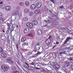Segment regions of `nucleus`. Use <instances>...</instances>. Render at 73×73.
Here are the masks:
<instances>
[{"label": "nucleus", "instance_id": "obj_7", "mask_svg": "<svg viewBox=\"0 0 73 73\" xmlns=\"http://www.w3.org/2000/svg\"><path fill=\"white\" fill-rule=\"evenodd\" d=\"M50 42H51V40L50 39H47L46 40V43L47 45L50 44Z\"/></svg>", "mask_w": 73, "mask_h": 73}, {"label": "nucleus", "instance_id": "obj_40", "mask_svg": "<svg viewBox=\"0 0 73 73\" xmlns=\"http://www.w3.org/2000/svg\"><path fill=\"white\" fill-rule=\"evenodd\" d=\"M3 7V6H4V7H3V8H5V5H4V4H3V5H2Z\"/></svg>", "mask_w": 73, "mask_h": 73}, {"label": "nucleus", "instance_id": "obj_6", "mask_svg": "<svg viewBox=\"0 0 73 73\" xmlns=\"http://www.w3.org/2000/svg\"><path fill=\"white\" fill-rule=\"evenodd\" d=\"M60 66L59 65H54V68L56 69L57 70H58L60 69Z\"/></svg>", "mask_w": 73, "mask_h": 73}, {"label": "nucleus", "instance_id": "obj_37", "mask_svg": "<svg viewBox=\"0 0 73 73\" xmlns=\"http://www.w3.org/2000/svg\"><path fill=\"white\" fill-rule=\"evenodd\" d=\"M71 48L70 50V51L72 50H73V46H71Z\"/></svg>", "mask_w": 73, "mask_h": 73}, {"label": "nucleus", "instance_id": "obj_18", "mask_svg": "<svg viewBox=\"0 0 73 73\" xmlns=\"http://www.w3.org/2000/svg\"><path fill=\"white\" fill-rule=\"evenodd\" d=\"M26 40V38L24 37H23L21 39V41L22 42H25Z\"/></svg>", "mask_w": 73, "mask_h": 73}, {"label": "nucleus", "instance_id": "obj_51", "mask_svg": "<svg viewBox=\"0 0 73 73\" xmlns=\"http://www.w3.org/2000/svg\"><path fill=\"white\" fill-rule=\"evenodd\" d=\"M3 33H5V30L3 29Z\"/></svg>", "mask_w": 73, "mask_h": 73}, {"label": "nucleus", "instance_id": "obj_8", "mask_svg": "<svg viewBox=\"0 0 73 73\" xmlns=\"http://www.w3.org/2000/svg\"><path fill=\"white\" fill-rule=\"evenodd\" d=\"M29 29L28 28H25L24 30V32L25 34H26V33H27L29 32Z\"/></svg>", "mask_w": 73, "mask_h": 73}, {"label": "nucleus", "instance_id": "obj_29", "mask_svg": "<svg viewBox=\"0 0 73 73\" xmlns=\"http://www.w3.org/2000/svg\"><path fill=\"white\" fill-rule=\"evenodd\" d=\"M9 63L10 64H13V62L11 60H10V62H9Z\"/></svg>", "mask_w": 73, "mask_h": 73}, {"label": "nucleus", "instance_id": "obj_57", "mask_svg": "<svg viewBox=\"0 0 73 73\" xmlns=\"http://www.w3.org/2000/svg\"><path fill=\"white\" fill-rule=\"evenodd\" d=\"M36 69H40V68H36Z\"/></svg>", "mask_w": 73, "mask_h": 73}, {"label": "nucleus", "instance_id": "obj_52", "mask_svg": "<svg viewBox=\"0 0 73 73\" xmlns=\"http://www.w3.org/2000/svg\"><path fill=\"white\" fill-rule=\"evenodd\" d=\"M63 53L62 52H60L59 54H60V55H61V54H63Z\"/></svg>", "mask_w": 73, "mask_h": 73}, {"label": "nucleus", "instance_id": "obj_61", "mask_svg": "<svg viewBox=\"0 0 73 73\" xmlns=\"http://www.w3.org/2000/svg\"><path fill=\"white\" fill-rule=\"evenodd\" d=\"M50 13H52V11L50 12Z\"/></svg>", "mask_w": 73, "mask_h": 73}, {"label": "nucleus", "instance_id": "obj_15", "mask_svg": "<svg viewBox=\"0 0 73 73\" xmlns=\"http://www.w3.org/2000/svg\"><path fill=\"white\" fill-rule=\"evenodd\" d=\"M40 12V9L36 10L35 12V14H36V15L38 14Z\"/></svg>", "mask_w": 73, "mask_h": 73}, {"label": "nucleus", "instance_id": "obj_22", "mask_svg": "<svg viewBox=\"0 0 73 73\" xmlns=\"http://www.w3.org/2000/svg\"><path fill=\"white\" fill-rule=\"evenodd\" d=\"M25 4L27 6H28L29 5V2L28 1H26L25 2Z\"/></svg>", "mask_w": 73, "mask_h": 73}, {"label": "nucleus", "instance_id": "obj_26", "mask_svg": "<svg viewBox=\"0 0 73 73\" xmlns=\"http://www.w3.org/2000/svg\"><path fill=\"white\" fill-rule=\"evenodd\" d=\"M11 60V58H8L7 59V61L9 63V62Z\"/></svg>", "mask_w": 73, "mask_h": 73}, {"label": "nucleus", "instance_id": "obj_36", "mask_svg": "<svg viewBox=\"0 0 73 73\" xmlns=\"http://www.w3.org/2000/svg\"><path fill=\"white\" fill-rule=\"evenodd\" d=\"M64 8V6H62L60 7V9H62Z\"/></svg>", "mask_w": 73, "mask_h": 73}, {"label": "nucleus", "instance_id": "obj_48", "mask_svg": "<svg viewBox=\"0 0 73 73\" xmlns=\"http://www.w3.org/2000/svg\"><path fill=\"white\" fill-rule=\"evenodd\" d=\"M56 44H57V45H58L59 44V42H57L56 43Z\"/></svg>", "mask_w": 73, "mask_h": 73}, {"label": "nucleus", "instance_id": "obj_42", "mask_svg": "<svg viewBox=\"0 0 73 73\" xmlns=\"http://www.w3.org/2000/svg\"><path fill=\"white\" fill-rule=\"evenodd\" d=\"M66 51H65L64 52H63V54H66Z\"/></svg>", "mask_w": 73, "mask_h": 73}, {"label": "nucleus", "instance_id": "obj_9", "mask_svg": "<svg viewBox=\"0 0 73 73\" xmlns=\"http://www.w3.org/2000/svg\"><path fill=\"white\" fill-rule=\"evenodd\" d=\"M37 33L39 36L42 35V31L41 30H39L37 31Z\"/></svg>", "mask_w": 73, "mask_h": 73}, {"label": "nucleus", "instance_id": "obj_50", "mask_svg": "<svg viewBox=\"0 0 73 73\" xmlns=\"http://www.w3.org/2000/svg\"><path fill=\"white\" fill-rule=\"evenodd\" d=\"M36 45L37 46H39L40 45V44L39 43H37Z\"/></svg>", "mask_w": 73, "mask_h": 73}, {"label": "nucleus", "instance_id": "obj_32", "mask_svg": "<svg viewBox=\"0 0 73 73\" xmlns=\"http://www.w3.org/2000/svg\"><path fill=\"white\" fill-rule=\"evenodd\" d=\"M23 44L24 46H25V45H28V44L27 43L24 42L23 43Z\"/></svg>", "mask_w": 73, "mask_h": 73}, {"label": "nucleus", "instance_id": "obj_55", "mask_svg": "<svg viewBox=\"0 0 73 73\" xmlns=\"http://www.w3.org/2000/svg\"><path fill=\"white\" fill-rule=\"evenodd\" d=\"M51 1L52 2V3H54V0H51Z\"/></svg>", "mask_w": 73, "mask_h": 73}, {"label": "nucleus", "instance_id": "obj_60", "mask_svg": "<svg viewBox=\"0 0 73 73\" xmlns=\"http://www.w3.org/2000/svg\"><path fill=\"white\" fill-rule=\"evenodd\" d=\"M40 62H38V64H40Z\"/></svg>", "mask_w": 73, "mask_h": 73}, {"label": "nucleus", "instance_id": "obj_21", "mask_svg": "<svg viewBox=\"0 0 73 73\" xmlns=\"http://www.w3.org/2000/svg\"><path fill=\"white\" fill-rule=\"evenodd\" d=\"M23 21H28V18H27V17H24L23 19Z\"/></svg>", "mask_w": 73, "mask_h": 73}, {"label": "nucleus", "instance_id": "obj_63", "mask_svg": "<svg viewBox=\"0 0 73 73\" xmlns=\"http://www.w3.org/2000/svg\"><path fill=\"white\" fill-rule=\"evenodd\" d=\"M54 46V48L55 47V46Z\"/></svg>", "mask_w": 73, "mask_h": 73}, {"label": "nucleus", "instance_id": "obj_1", "mask_svg": "<svg viewBox=\"0 0 73 73\" xmlns=\"http://www.w3.org/2000/svg\"><path fill=\"white\" fill-rule=\"evenodd\" d=\"M1 69L3 70L4 72H6L8 70V67L5 65H3L1 66Z\"/></svg>", "mask_w": 73, "mask_h": 73}, {"label": "nucleus", "instance_id": "obj_5", "mask_svg": "<svg viewBox=\"0 0 73 73\" xmlns=\"http://www.w3.org/2000/svg\"><path fill=\"white\" fill-rule=\"evenodd\" d=\"M27 25L28 28H30L31 29L33 28V25L31 23H27Z\"/></svg>", "mask_w": 73, "mask_h": 73}, {"label": "nucleus", "instance_id": "obj_25", "mask_svg": "<svg viewBox=\"0 0 73 73\" xmlns=\"http://www.w3.org/2000/svg\"><path fill=\"white\" fill-rule=\"evenodd\" d=\"M12 73H19V72L17 71H14L12 72Z\"/></svg>", "mask_w": 73, "mask_h": 73}, {"label": "nucleus", "instance_id": "obj_33", "mask_svg": "<svg viewBox=\"0 0 73 73\" xmlns=\"http://www.w3.org/2000/svg\"><path fill=\"white\" fill-rule=\"evenodd\" d=\"M29 36L31 37H33V35H32V34L31 33L29 34Z\"/></svg>", "mask_w": 73, "mask_h": 73}, {"label": "nucleus", "instance_id": "obj_62", "mask_svg": "<svg viewBox=\"0 0 73 73\" xmlns=\"http://www.w3.org/2000/svg\"><path fill=\"white\" fill-rule=\"evenodd\" d=\"M54 47L52 48V49H54Z\"/></svg>", "mask_w": 73, "mask_h": 73}, {"label": "nucleus", "instance_id": "obj_17", "mask_svg": "<svg viewBox=\"0 0 73 73\" xmlns=\"http://www.w3.org/2000/svg\"><path fill=\"white\" fill-rule=\"evenodd\" d=\"M24 11L25 13H28L29 12V9L26 8L25 9Z\"/></svg>", "mask_w": 73, "mask_h": 73}, {"label": "nucleus", "instance_id": "obj_19", "mask_svg": "<svg viewBox=\"0 0 73 73\" xmlns=\"http://www.w3.org/2000/svg\"><path fill=\"white\" fill-rule=\"evenodd\" d=\"M44 21L45 22V23H46L47 24H49V23H50V21H51V20H49L47 21L46 20H45Z\"/></svg>", "mask_w": 73, "mask_h": 73}, {"label": "nucleus", "instance_id": "obj_44", "mask_svg": "<svg viewBox=\"0 0 73 73\" xmlns=\"http://www.w3.org/2000/svg\"><path fill=\"white\" fill-rule=\"evenodd\" d=\"M17 49H19V47L18 46V44H17L16 45Z\"/></svg>", "mask_w": 73, "mask_h": 73}, {"label": "nucleus", "instance_id": "obj_34", "mask_svg": "<svg viewBox=\"0 0 73 73\" xmlns=\"http://www.w3.org/2000/svg\"><path fill=\"white\" fill-rule=\"evenodd\" d=\"M69 61H73V58H70L69 59Z\"/></svg>", "mask_w": 73, "mask_h": 73}, {"label": "nucleus", "instance_id": "obj_39", "mask_svg": "<svg viewBox=\"0 0 73 73\" xmlns=\"http://www.w3.org/2000/svg\"><path fill=\"white\" fill-rule=\"evenodd\" d=\"M71 67L72 69L73 70V64H71Z\"/></svg>", "mask_w": 73, "mask_h": 73}, {"label": "nucleus", "instance_id": "obj_13", "mask_svg": "<svg viewBox=\"0 0 73 73\" xmlns=\"http://www.w3.org/2000/svg\"><path fill=\"white\" fill-rule=\"evenodd\" d=\"M19 13V11H14L13 12V15L14 16L17 15Z\"/></svg>", "mask_w": 73, "mask_h": 73}, {"label": "nucleus", "instance_id": "obj_53", "mask_svg": "<svg viewBox=\"0 0 73 73\" xmlns=\"http://www.w3.org/2000/svg\"><path fill=\"white\" fill-rule=\"evenodd\" d=\"M67 31L68 32H70V31L69 30V29H68Z\"/></svg>", "mask_w": 73, "mask_h": 73}, {"label": "nucleus", "instance_id": "obj_20", "mask_svg": "<svg viewBox=\"0 0 73 73\" xmlns=\"http://www.w3.org/2000/svg\"><path fill=\"white\" fill-rule=\"evenodd\" d=\"M4 21V19H0V23L1 24H2V23H3Z\"/></svg>", "mask_w": 73, "mask_h": 73}, {"label": "nucleus", "instance_id": "obj_41", "mask_svg": "<svg viewBox=\"0 0 73 73\" xmlns=\"http://www.w3.org/2000/svg\"><path fill=\"white\" fill-rule=\"evenodd\" d=\"M16 8L17 9H20V7L19 6H17Z\"/></svg>", "mask_w": 73, "mask_h": 73}, {"label": "nucleus", "instance_id": "obj_58", "mask_svg": "<svg viewBox=\"0 0 73 73\" xmlns=\"http://www.w3.org/2000/svg\"><path fill=\"white\" fill-rule=\"evenodd\" d=\"M30 68H33V67H32V66H31Z\"/></svg>", "mask_w": 73, "mask_h": 73}, {"label": "nucleus", "instance_id": "obj_28", "mask_svg": "<svg viewBox=\"0 0 73 73\" xmlns=\"http://www.w3.org/2000/svg\"><path fill=\"white\" fill-rule=\"evenodd\" d=\"M9 27L10 28H11H11H13V25H12V24H10L9 25Z\"/></svg>", "mask_w": 73, "mask_h": 73}, {"label": "nucleus", "instance_id": "obj_2", "mask_svg": "<svg viewBox=\"0 0 73 73\" xmlns=\"http://www.w3.org/2000/svg\"><path fill=\"white\" fill-rule=\"evenodd\" d=\"M72 39V38H71L70 37H67L64 41L63 45H65V44H66L68 41H69L71 40Z\"/></svg>", "mask_w": 73, "mask_h": 73}, {"label": "nucleus", "instance_id": "obj_49", "mask_svg": "<svg viewBox=\"0 0 73 73\" xmlns=\"http://www.w3.org/2000/svg\"><path fill=\"white\" fill-rule=\"evenodd\" d=\"M7 25H8V27H9V23H7Z\"/></svg>", "mask_w": 73, "mask_h": 73}, {"label": "nucleus", "instance_id": "obj_31", "mask_svg": "<svg viewBox=\"0 0 73 73\" xmlns=\"http://www.w3.org/2000/svg\"><path fill=\"white\" fill-rule=\"evenodd\" d=\"M43 28V29L44 30V31H45L46 30V27L45 26Z\"/></svg>", "mask_w": 73, "mask_h": 73}, {"label": "nucleus", "instance_id": "obj_45", "mask_svg": "<svg viewBox=\"0 0 73 73\" xmlns=\"http://www.w3.org/2000/svg\"><path fill=\"white\" fill-rule=\"evenodd\" d=\"M68 28H65V30H66V31H67L68 30Z\"/></svg>", "mask_w": 73, "mask_h": 73}, {"label": "nucleus", "instance_id": "obj_35", "mask_svg": "<svg viewBox=\"0 0 73 73\" xmlns=\"http://www.w3.org/2000/svg\"><path fill=\"white\" fill-rule=\"evenodd\" d=\"M52 38V36H50L48 37V38H47V39H50H50Z\"/></svg>", "mask_w": 73, "mask_h": 73}, {"label": "nucleus", "instance_id": "obj_10", "mask_svg": "<svg viewBox=\"0 0 73 73\" xmlns=\"http://www.w3.org/2000/svg\"><path fill=\"white\" fill-rule=\"evenodd\" d=\"M32 24L33 25H36L38 24V22L36 20L33 21H32Z\"/></svg>", "mask_w": 73, "mask_h": 73}, {"label": "nucleus", "instance_id": "obj_12", "mask_svg": "<svg viewBox=\"0 0 73 73\" xmlns=\"http://www.w3.org/2000/svg\"><path fill=\"white\" fill-rule=\"evenodd\" d=\"M5 9L6 11H10L11 9V7L10 6H7L5 8Z\"/></svg>", "mask_w": 73, "mask_h": 73}, {"label": "nucleus", "instance_id": "obj_4", "mask_svg": "<svg viewBox=\"0 0 73 73\" xmlns=\"http://www.w3.org/2000/svg\"><path fill=\"white\" fill-rule=\"evenodd\" d=\"M42 5V4H41V3L38 2L37 3L36 5V7L37 8H41Z\"/></svg>", "mask_w": 73, "mask_h": 73}, {"label": "nucleus", "instance_id": "obj_43", "mask_svg": "<svg viewBox=\"0 0 73 73\" xmlns=\"http://www.w3.org/2000/svg\"><path fill=\"white\" fill-rule=\"evenodd\" d=\"M12 70H15V67H13L12 68Z\"/></svg>", "mask_w": 73, "mask_h": 73}, {"label": "nucleus", "instance_id": "obj_38", "mask_svg": "<svg viewBox=\"0 0 73 73\" xmlns=\"http://www.w3.org/2000/svg\"><path fill=\"white\" fill-rule=\"evenodd\" d=\"M2 13H0V18H1L2 17Z\"/></svg>", "mask_w": 73, "mask_h": 73}, {"label": "nucleus", "instance_id": "obj_30", "mask_svg": "<svg viewBox=\"0 0 73 73\" xmlns=\"http://www.w3.org/2000/svg\"><path fill=\"white\" fill-rule=\"evenodd\" d=\"M32 65H34V66H36V64H35V63L34 62H32L31 63Z\"/></svg>", "mask_w": 73, "mask_h": 73}, {"label": "nucleus", "instance_id": "obj_47", "mask_svg": "<svg viewBox=\"0 0 73 73\" xmlns=\"http://www.w3.org/2000/svg\"><path fill=\"white\" fill-rule=\"evenodd\" d=\"M40 47H41V46H40V47H38V48L37 49V50H39L40 49Z\"/></svg>", "mask_w": 73, "mask_h": 73}, {"label": "nucleus", "instance_id": "obj_46", "mask_svg": "<svg viewBox=\"0 0 73 73\" xmlns=\"http://www.w3.org/2000/svg\"><path fill=\"white\" fill-rule=\"evenodd\" d=\"M9 20H10V22H12V20L11 19H9Z\"/></svg>", "mask_w": 73, "mask_h": 73}, {"label": "nucleus", "instance_id": "obj_27", "mask_svg": "<svg viewBox=\"0 0 73 73\" xmlns=\"http://www.w3.org/2000/svg\"><path fill=\"white\" fill-rule=\"evenodd\" d=\"M3 52V50L2 48L0 47V52L2 53Z\"/></svg>", "mask_w": 73, "mask_h": 73}, {"label": "nucleus", "instance_id": "obj_23", "mask_svg": "<svg viewBox=\"0 0 73 73\" xmlns=\"http://www.w3.org/2000/svg\"><path fill=\"white\" fill-rule=\"evenodd\" d=\"M19 5H21V6H23V5H24V3L23 2H21L19 4Z\"/></svg>", "mask_w": 73, "mask_h": 73}, {"label": "nucleus", "instance_id": "obj_56", "mask_svg": "<svg viewBox=\"0 0 73 73\" xmlns=\"http://www.w3.org/2000/svg\"><path fill=\"white\" fill-rule=\"evenodd\" d=\"M13 41H15V38H13Z\"/></svg>", "mask_w": 73, "mask_h": 73}, {"label": "nucleus", "instance_id": "obj_3", "mask_svg": "<svg viewBox=\"0 0 73 73\" xmlns=\"http://www.w3.org/2000/svg\"><path fill=\"white\" fill-rule=\"evenodd\" d=\"M70 62L65 61L64 62V65L65 67H68L69 66Z\"/></svg>", "mask_w": 73, "mask_h": 73}, {"label": "nucleus", "instance_id": "obj_54", "mask_svg": "<svg viewBox=\"0 0 73 73\" xmlns=\"http://www.w3.org/2000/svg\"><path fill=\"white\" fill-rule=\"evenodd\" d=\"M0 4H3V2H0Z\"/></svg>", "mask_w": 73, "mask_h": 73}, {"label": "nucleus", "instance_id": "obj_59", "mask_svg": "<svg viewBox=\"0 0 73 73\" xmlns=\"http://www.w3.org/2000/svg\"><path fill=\"white\" fill-rule=\"evenodd\" d=\"M36 54H39V53H38Z\"/></svg>", "mask_w": 73, "mask_h": 73}, {"label": "nucleus", "instance_id": "obj_16", "mask_svg": "<svg viewBox=\"0 0 73 73\" xmlns=\"http://www.w3.org/2000/svg\"><path fill=\"white\" fill-rule=\"evenodd\" d=\"M67 46L66 47V50H69L70 49V44L68 43L67 45Z\"/></svg>", "mask_w": 73, "mask_h": 73}, {"label": "nucleus", "instance_id": "obj_14", "mask_svg": "<svg viewBox=\"0 0 73 73\" xmlns=\"http://www.w3.org/2000/svg\"><path fill=\"white\" fill-rule=\"evenodd\" d=\"M1 55L3 58H6L7 57V54L4 53H2Z\"/></svg>", "mask_w": 73, "mask_h": 73}, {"label": "nucleus", "instance_id": "obj_64", "mask_svg": "<svg viewBox=\"0 0 73 73\" xmlns=\"http://www.w3.org/2000/svg\"><path fill=\"white\" fill-rule=\"evenodd\" d=\"M17 27H18V25H17Z\"/></svg>", "mask_w": 73, "mask_h": 73}, {"label": "nucleus", "instance_id": "obj_11", "mask_svg": "<svg viewBox=\"0 0 73 73\" xmlns=\"http://www.w3.org/2000/svg\"><path fill=\"white\" fill-rule=\"evenodd\" d=\"M30 8L31 9H36V6L34 4H32L31 5Z\"/></svg>", "mask_w": 73, "mask_h": 73}, {"label": "nucleus", "instance_id": "obj_24", "mask_svg": "<svg viewBox=\"0 0 73 73\" xmlns=\"http://www.w3.org/2000/svg\"><path fill=\"white\" fill-rule=\"evenodd\" d=\"M33 13L32 12H30L29 13V15L31 16H33Z\"/></svg>", "mask_w": 73, "mask_h": 73}]
</instances>
